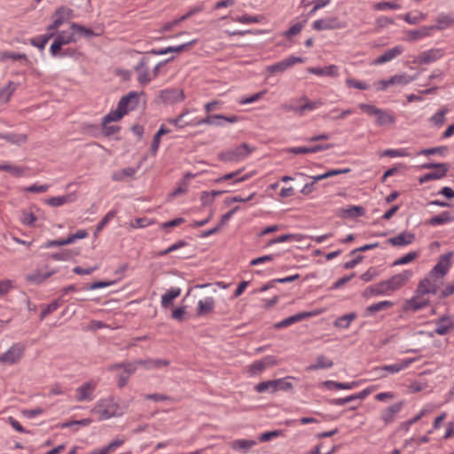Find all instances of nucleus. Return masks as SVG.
<instances>
[{
    "label": "nucleus",
    "instance_id": "obj_1",
    "mask_svg": "<svg viewBox=\"0 0 454 454\" xmlns=\"http://www.w3.org/2000/svg\"><path fill=\"white\" fill-rule=\"evenodd\" d=\"M127 405H121L114 396L99 399L92 409V412L98 416L99 420H106L113 417L121 416L128 409Z\"/></svg>",
    "mask_w": 454,
    "mask_h": 454
},
{
    "label": "nucleus",
    "instance_id": "obj_2",
    "mask_svg": "<svg viewBox=\"0 0 454 454\" xmlns=\"http://www.w3.org/2000/svg\"><path fill=\"white\" fill-rule=\"evenodd\" d=\"M142 97V93L129 92L127 96L121 98L116 109L105 115L102 121H105V123L120 121L125 114L137 106Z\"/></svg>",
    "mask_w": 454,
    "mask_h": 454
},
{
    "label": "nucleus",
    "instance_id": "obj_3",
    "mask_svg": "<svg viewBox=\"0 0 454 454\" xmlns=\"http://www.w3.org/2000/svg\"><path fill=\"white\" fill-rule=\"evenodd\" d=\"M358 108L369 116L374 117V123L379 127H392L396 122L394 114L387 109L378 108L370 104H359Z\"/></svg>",
    "mask_w": 454,
    "mask_h": 454
},
{
    "label": "nucleus",
    "instance_id": "obj_4",
    "mask_svg": "<svg viewBox=\"0 0 454 454\" xmlns=\"http://www.w3.org/2000/svg\"><path fill=\"white\" fill-rule=\"evenodd\" d=\"M255 148L247 143H243L234 148L219 153L218 158L224 162H239L246 160Z\"/></svg>",
    "mask_w": 454,
    "mask_h": 454
},
{
    "label": "nucleus",
    "instance_id": "obj_5",
    "mask_svg": "<svg viewBox=\"0 0 454 454\" xmlns=\"http://www.w3.org/2000/svg\"><path fill=\"white\" fill-rule=\"evenodd\" d=\"M152 64L153 63L151 62V59L148 56L142 58L135 68L138 82H150L157 75L159 68L162 66V63L155 64L153 68L151 69Z\"/></svg>",
    "mask_w": 454,
    "mask_h": 454
},
{
    "label": "nucleus",
    "instance_id": "obj_6",
    "mask_svg": "<svg viewBox=\"0 0 454 454\" xmlns=\"http://www.w3.org/2000/svg\"><path fill=\"white\" fill-rule=\"evenodd\" d=\"M25 352V346L21 343L12 344L8 350L0 355V363L4 365H12L19 363Z\"/></svg>",
    "mask_w": 454,
    "mask_h": 454
},
{
    "label": "nucleus",
    "instance_id": "obj_7",
    "mask_svg": "<svg viewBox=\"0 0 454 454\" xmlns=\"http://www.w3.org/2000/svg\"><path fill=\"white\" fill-rule=\"evenodd\" d=\"M413 277L411 270H405L385 280L388 292H395L404 286Z\"/></svg>",
    "mask_w": 454,
    "mask_h": 454
},
{
    "label": "nucleus",
    "instance_id": "obj_8",
    "mask_svg": "<svg viewBox=\"0 0 454 454\" xmlns=\"http://www.w3.org/2000/svg\"><path fill=\"white\" fill-rule=\"evenodd\" d=\"M347 26L345 21H341L338 17H326L313 22L312 28L317 31L342 29Z\"/></svg>",
    "mask_w": 454,
    "mask_h": 454
},
{
    "label": "nucleus",
    "instance_id": "obj_9",
    "mask_svg": "<svg viewBox=\"0 0 454 454\" xmlns=\"http://www.w3.org/2000/svg\"><path fill=\"white\" fill-rule=\"evenodd\" d=\"M74 16L72 9L67 6H60L52 14V23L48 26L47 30L51 31L59 27L62 24L71 20Z\"/></svg>",
    "mask_w": 454,
    "mask_h": 454
},
{
    "label": "nucleus",
    "instance_id": "obj_10",
    "mask_svg": "<svg viewBox=\"0 0 454 454\" xmlns=\"http://www.w3.org/2000/svg\"><path fill=\"white\" fill-rule=\"evenodd\" d=\"M444 55L443 49H430L419 53L413 58L412 63L417 65H428L434 63L442 58Z\"/></svg>",
    "mask_w": 454,
    "mask_h": 454
},
{
    "label": "nucleus",
    "instance_id": "obj_11",
    "mask_svg": "<svg viewBox=\"0 0 454 454\" xmlns=\"http://www.w3.org/2000/svg\"><path fill=\"white\" fill-rule=\"evenodd\" d=\"M97 383L93 380L87 381L75 389V400L77 402H91L94 399V392Z\"/></svg>",
    "mask_w": 454,
    "mask_h": 454
},
{
    "label": "nucleus",
    "instance_id": "obj_12",
    "mask_svg": "<svg viewBox=\"0 0 454 454\" xmlns=\"http://www.w3.org/2000/svg\"><path fill=\"white\" fill-rule=\"evenodd\" d=\"M440 286V280L435 277L432 276L430 273L427 277L423 278L417 287V291L420 294H436Z\"/></svg>",
    "mask_w": 454,
    "mask_h": 454
},
{
    "label": "nucleus",
    "instance_id": "obj_13",
    "mask_svg": "<svg viewBox=\"0 0 454 454\" xmlns=\"http://www.w3.org/2000/svg\"><path fill=\"white\" fill-rule=\"evenodd\" d=\"M453 254L448 253L442 255L435 264V266L430 271V274L440 280L449 270L450 266V260L452 258Z\"/></svg>",
    "mask_w": 454,
    "mask_h": 454
},
{
    "label": "nucleus",
    "instance_id": "obj_14",
    "mask_svg": "<svg viewBox=\"0 0 454 454\" xmlns=\"http://www.w3.org/2000/svg\"><path fill=\"white\" fill-rule=\"evenodd\" d=\"M425 296L419 294L416 290L414 296L404 301L403 309L406 311H417L425 308L429 303V300Z\"/></svg>",
    "mask_w": 454,
    "mask_h": 454
},
{
    "label": "nucleus",
    "instance_id": "obj_15",
    "mask_svg": "<svg viewBox=\"0 0 454 454\" xmlns=\"http://www.w3.org/2000/svg\"><path fill=\"white\" fill-rule=\"evenodd\" d=\"M57 272L56 270H50L47 266L44 269L35 270L27 274L26 279L32 284H41Z\"/></svg>",
    "mask_w": 454,
    "mask_h": 454
},
{
    "label": "nucleus",
    "instance_id": "obj_16",
    "mask_svg": "<svg viewBox=\"0 0 454 454\" xmlns=\"http://www.w3.org/2000/svg\"><path fill=\"white\" fill-rule=\"evenodd\" d=\"M120 368H123L124 369V372L121 374H119V377H118V386L120 387H124L128 380H129V378L137 371V364H133V363H127V364H114L111 367L112 370H116V369H120Z\"/></svg>",
    "mask_w": 454,
    "mask_h": 454
},
{
    "label": "nucleus",
    "instance_id": "obj_17",
    "mask_svg": "<svg viewBox=\"0 0 454 454\" xmlns=\"http://www.w3.org/2000/svg\"><path fill=\"white\" fill-rule=\"evenodd\" d=\"M303 59L300 57L290 56L274 65L267 67L270 73H281L286 70L288 67H293L297 63H302Z\"/></svg>",
    "mask_w": 454,
    "mask_h": 454
},
{
    "label": "nucleus",
    "instance_id": "obj_18",
    "mask_svg": "<svg viewBox=\"0 0 454 454\" xmlns=\"http://www.w3.org/2000/svg\"><path fill=\"white\" fill-rule=\"evenodd\" d=\"M162 100L170 105L179 103L184 100V95L183 90L178 87H172L161 92Z\"/></svg>",
    "mask_w": 454,
    "mask_h": 454
},
{
    "label": "nucleus",
    "instance_id": "obj_19",
    "mask_svg": "<svg viewBox=\"0 0 454 454\" xmlns=\"http://www.w3.org/2000/svg\"><path fill=\"white\" fill-rule=\"evenodd\" d=\"M416 359L415 358H407L404 359L399 363L389 364V365H384L381 367H375L374 372H385V373H397L401 372L402 370L406 369L409 367L410 364H411Z\"/></svg>",
    "mask_w": 454,
    "mask_h": 454
},
{
    "label": "nucleus",
    "instance_id": "obj_20",
    "mask_svg": "<svg viewBox=\"0 0 454 454\" xmlns=\"http://www.w3.org/2000/svg\"><path fill=\"white\" fill-rule=\"evenodd\" d=\"M403 47L402 45H396L391 49L386 51L383 54L380 55L376 58L372 64L374 65H381L386 62H389L396 57L400 56L403 52Z\"/></svg>",
    "mask_w": 454,
    "mask_h": 454
},
{
    "label": "nucleus",
    "instance_id": "obj_21",
    "mask_svg": "<svg viewBox=\"0 0 454 454\" xmlns=\"http://www.w3.org/2000/svg\"><path fill=\"white\" fill-rule=\"evenodd\" d=\"M215 308V301L212 296H207L203 299H200L198 301V307L196 310V315L198 317H202L207 314L212 313Z\"/></svg>",
    "mask_w": 454,
    "mask_h": 454
},
{
    "label": "nucleus",
    "instance_id": "obj_22",
    "mask_svg": "<svg viewBox=\"0 0 454 454\" xmlns=\"http://www.w3.org/2000/svg\"><path fill=\"white\" fill-rule=\"evenodd\" d=\"M317 315V313L315 312H301V313H298L296 315H294V316H291L289 317H286L285 319H283L282 321L280 322H278L277 324L274 325V327L276 329H279V328H285V327H287L293 324H295L297 322H300L305 318H308V317H310L312 316H315Z\"/></svg>",
    "mask_w": 454,
    "mask_h": 454
},
{
    "label": "nucleus",
    "instance_id": "obj_23",
    "mask_svg": "<svg viewBox=\"0 0 454 454\" xmlns=\"http://www.w3.org/2000/svg\"><path fill=\"white\" fill-rule=\"evenodd\" d=\"M403 406V402L395 403L391 406L386 408L381 412V419L385 424H389L394 421L395 415L400 412Z\"/></svg>",
    "mask_w": 454,
    "mask_h": 454
},
{
    "label": "nucleus",
    "instance_id": "obj_24",
    "mask_svg": "<svg viewBox=\"0 0 454 454\" xmlns=\"http://www.w3.org/2000/svg\"><path fill=\"white\" fill-rule=\"evenodd\" d=\"M133 364H137V368L138 366H143L146 370H154L160 369L163 366H168L169 361L166 359H147V360H137L133 362Z\"/></svg>",
    "mask_w": 454,
    "mask_h": 454
},
{
    "label": "nucleus",
    "instance_id": "obj_25",
    "mask_svg": "<svg viewBox=\"0 0 454 454\" xmlns=\"http://www.w3.org/2000/svg\"><path fill=\"white\" fill-rule=\"evenodd\" d=\"M77 197L74 192L68 193L64 196L51 197L45 200V203L51 207H60L67 203H73L76 200Z\"/></svg>",
    "mask_w": 454,
    "mask_h": 454
},
{
    "label": "nucleus",
    "instance_id": "obj_26",
    "mask_svg": "<svg viewBox=\"0 0 454 454\" xmlns=\"http://www.w3.org/2000/svg\"><path fill=\"white\" fill-rule=\"evenodd\" d=\"M421 168L426 169L435 168L434 171L429 173L433 180L443 177L448 171V167L445 163H426Z\"/></svg>",
    "mask_w": 454,
    "mask_h": 454
},
{
    "label": "nucleus",
    "instance_id": "obj_27",
    "mask_svg": "<svg viewBox=\"0 0 454 454\" xmlns=\"http://www.w3.org/2000/svg\"><path fill=\"white\" fill-rule=\"evenodd\" d=\"M388 289L387 287L386 281H381L371 286H368L364 291L363 295L364 297H372V296H379L387 294Z\"/></svg>",
    "mask_w": 454,
    "mask_h": 454
},
{
    "label": "nucleus",
    "instance_id": "obj_28",
    "mask_svg": "<svg viewBox=\"0 0 454 454\" xmlns=\"http://www.w3.org/2000/svg\"><path fill=\"white\" fill-rule=\"evenodd\" d=\"M415 76L406 73L395 74L387 82H381L382 85H403L414 81Z\"/></svg>",
    "mask_w": 454,
    "mask_h": 454
},
{
    "label": "nucleus",
    "instance_id": "obj_29",
    "mask_svg": "<svg viewBox=\"0 0 454 454\" xmlns=\"http://www.w3.org/2000/svg\"><path fill=\"white\" fill-rule=\"evenodd\" d=\"M414 240V235L409 232H402L388 239V242L395 247H403L411 244Z\"/></svg>",
    "mask_w": 454,
    "mask_h": 454
},
{
    "label": "nucleus",
    "instance_id": "obj_30",
    "mask_svg": "<svg viewBox=\"0 0 454 454\" xmlns=\"http://www.w3.org/2000/svg\"><path fill=\"white\" fill-rule=\"evenodd\" d=\"M137 168H132V167L124 168L114 171L112 175V179L114 181H117V182H123V181L128 180L129 178L133 177L135 176V174L137 173Z\"/></svg>",
    "mask_w": 454,
    "mask_h": 454
},
{
    "label": "nucleus",
    "instance_id": "obj_31",
    "mask_svg": "<svg viewBox=\"0 0 454 454\" xmlns=\"http://www.w3.org/2000/svg\"><path fill=\"white\" fill-rule=\"evenodd\" d=\"M454 329V324L448 317H442L435 323L434 332L438 335H445Z\"/></svg>",
    "mask_w": 454,
    "mask_h": 454
},
{
    "label": "nucleus",
    "instance_id": "obj_32",
    "mask_svg": "<svg viewBox=\"0 0 454 454\" xmlns=\"http://www.w3.org/2000/svg\"><path fill=\"white\" fill-rule=\"evenodd\" d=\"M454 222V213L443 211L428 220V224L435 226Z\"/></svg>",
    "mask_w": 454,
    "mask_h": 454
},
{
    "label": "nucleus",
    "instance_id": "obj_33",
    "mask_svg": "<svg viewBox=\"0 0 454 454\" xmlns=\"http://www.w3.org/2000/svg\"><path fill=\"white\" fill-rule=\"evenodd\" d=\"M256 445V442L254 440H247V439H238L231 443V447L234 450L247 452L249 450H251L254 446Z\"/></svg>",
    "mask_w": 454,
    "mask_h": 454
},
{
    "label": "nucleus",
    "instance_id": "obj_34",
    "mask_svg": "<svg viewBox=\"0 0 454 454\" xmlns=\"http://www.w3.org/2000/svg\"><path fill=\"white\" fill-rule=\"evenodd\" d=\"M196 40H192L191 42H188L186 43H183L179 46H169V47H167L163 50H160V51H155V50H153L151 51L152 54H155V55H162V54H167L168 52H181L183 51H186L188 50L192 45H193L195 43Z\"/></svg>",
    "mask_w": 454,
    "mask_h": 454
},
{
    "label": "nucleus",
    "instance_id": "obj_35",
    "mask_svg": "<svg viewBox=\"0 0 454 454\" xmlns=\"http://www.w3.org/2000/svg\"><path fill=\"white\" fill-rule=\"evenodd\" d=\"M333 365L332 360L321 355L317 357L316 364L309 365L306 370L308 372L316 371L319 369L331 368Z\"/></svg>",
    "mask_w": 454,
    "mask_h": 454
},
{
    "label": "nucleus",
    "instance_id": "obj_36",
    "mask_svg": "<svg viewBox=\"0 0 454 454\" xmlns=\"http://www.w3.org/2000/svg\"><path fill=\"white\" fill-rule=\"evenodd\" d=\"M1 170L8 172L15 177H20L26 174L27 168H23L14 164L5 163L1 164Z\"/></svg>",
    "mask_w": 454,
    "mask_h": 454
},
{
    "label": "nucleus",
    "instance_id": "obj_37",
    "mask_svg": "<svg viewBox=\"0 0 454 454\" xmlns=\"http://www.w3.org/2000/svg\"><path fill=\"white\" fill-rule=\"evenodd\" d=\"M394 306V302L391 301H382L377 303H373L366 308V314L372 315L380 310H386Z\"/></svg>",
    "mask_w": 454,
    "mask_h": 454
},
{
    "label": "nucleus",
    "instance_id": "obj_38",
    "mask_svg": "<svg viewBox=\"0 0 454 454\" xmlns=\"http://www.w3.org/2000/svg\"><path fill=\"white\" fill-rule=\"evenodd\" d=\"M180 294L181 289L178 287H174L167 291L161 297L162 306L165 308L168 307L172 303L173 300L178 297Z\"/></svg>",
    "mask_w": 454,
    "mask_h": 454
},
{
    "label": "nucleus",
    "instance_id": "obj_39",
    "mask_svg": "<svg viewBox=\"0 0 454 454\" xmlns=\"http://www.w3.org/2000/svg\"><path fill=\"white\" fill-rule=\"evenodd\" d=\"M432 30H434V27L429 26H424L417 30H411L409 32L410 40L415 41L420 38L429 36L431 35Z\"/></svg>",
    "mask_w": 454,
    "mask_h": 454
},
{
    "label": "nucleus",
    "instance_id": "obj_40",
    "mask_svg": "<svg viewBox=\"0 0 454 454\" xmlns=\"http://www.w3.org/2000/svg\"><path fill=\"white\" fill-rule=\"evenodd\" d=\"M437 24L434 27V29L442 30L446 27H450L454 23V19L446 14H440L436 19Z\"/></svg>",
    "mask_w": 454,
    "mask_h": 454
},
{
    "label": "nucleus",
    "instance_id": "obj_41",
    "mask_svg": "<svg viewBox=\"0 0 454 454\" xmlns=\"http://www.w3.org/2000/svg\"><path fill=\"white\" fill-rule=\"evenodd\" d=\"M36 220L37 217L35 215L32 208L29 210H23L20 214V221L23 225L33 226Z\"/></svg>",
    "mask_w": 454,
    "mask_h": 454
},
{
    "label": "nucleus",
    "instance_id": "obj_42",
    "mask_svg": "<svg viewBox=\"0 0 454 454\" xmlns=\"http://www.w3.org/2000/svg\"><path fill=\"white\" fill-rule=\"evenodd\" d=\"M328 148V146H323V145H315L311 147H306V146H300V147H293L289 151L293 153L299 154V153H315L320 151H323L325 149Z\"/></svg>",
    "mask_w": 454,
    "mask_h": 454
},
{
    "label": "nucleus",
    "instance_id": "obj_43",
    "mask_svg": "<svg viewBox=\"0 0 454 454\" xmlns=\"http://www.w3.org/2000/svg\"><path fill=\"white\" fill-rule=\"evenodd\" d=\"M224 118L222 114H213V115H207L206 118L201 119L198 121L197 124H206V125H211V126H222L223 122L221 121Z\"/></svg>",
    "mask_w": 454,
    "mask_h": 454
},
{
    "label": "nucleus",
    "instance_id": "obj_44",
    "mask_svg": "<svg viewBox=\"0 0 454 454\" xmlns=\"http://www.w3.org/2000/svg\"><path fill=\"white\" fill-rule=\"evenodd\" d=\"M254 389L258 393H264V392L275 393L276 392L275 380L260 382L254 386Z\"/></svg>",
    "mask_w": 454,
    "mask_h": 454
},
{
    "label": "nucleus",
    "instance_id": "obj_45",
    "mask_svg": "<svg viewBox=\"0 0 454 454\" xmlns=\"http://www.w3.org/2000/svg\"><path fill=\"white\" fill-rule=\"evenodd\" d=\"M70 28L74 32V35L78 34L80 36L91 37L96 35L91 29L76 23H72Z\"/></svg>",
    "mask_w": 454,
    "mask_h": 454
},
{
    "label": "nucleus",
    "instance_id": "obj_46",
    "mask_svg": "<svg viewBox=\"0 0 454 454\" xmlns=\"http://www.w3.org/2000/svg\"><path fill=\"white\" fill-rule=\"evenodd\" d=\"M301 101H303V104H301V116L304 114L306 111H312L319 107L323 105V102L321 100H316V101H309L307 98H302Z\"/></svg>",
    "mask_w": 454,
    "mask_h": 454
},
{
    "label": "nucleus",
    "instance_id": "obj_47",
    "mask_svg": "<svg viewBox=\"0 0 454 454\" xmlns=\"http://www.w3.org/2000/svg\"><path fill=\"white\" fill-rule=\"evenodd\" d=\"M13 145H22L27 141V136L23 134H7L2 137Z\"/></svg>",
    "mask_w": 454,
    "mask_h": 454
},
{
    "label": "nucleus",
    "instance_id": "obj_48",
    "mask_svg": "<svg viewBox=\"0 0 454 454\" xmlns=\"http://www.w3.org/2000/svg\"><path fill=\"white\" fill-rule=\"evenodd\" d=\"M56 39L59 40L62 43V45H65L71 42L76 41V39L74 37V32L73 30H72V32L61 31L60 33L58 34Z\"/></svg>",
    "mask_w": 454,
    "mask_h": 454
},
{
    "label": "nucleus",
    "instance_id": "obj_49",
    "mask_svg": "<svg viewBox=\"0 0 454 454\" xmlns=\"http://www.w3.org/2000/svg\"><path fill=\"white\" fill-rule=\"evenodd\" d=\"M290 377L275 380L276 392L288 391L293 388V384L289 381Z\"/></svg>",
    "mask_w": 454,
    "mask_h": 454
},
{
    "label": "nucleus",
    "instance_id": "obj_50",
    "mask_svg": "<svg viewBox=\"0 0 454 454\" xmlns=\"http://www.w3.org/2000/svg\"><path fill=\"white\" fill-rule=\"evenodd\" d=\"M102 132L104 136L110 137L112 135H114L118 133L121 129L120 126L118 125H112L111 122H106L105 121H102Z\"/></svg>",
    "mask_w": 454,
    "mask_h": 454
},
{
    "label": "nucleus",
    "instance_id": "obj_51",
    "mask_svg": "<svg viewBox=\"0 0 454 454\" xmlns=\"http://www.w3.org/2000/svg\"><path fill=\"white\" fill-rule=\"evenodd\" d=\"M427 18V15L425 13H422V12H419L417 15H411V13H406L404 16H403V20L409 23V24H411V25H416L418 23H419L420 21L426 20Z\"/></svg>",
    "mask_w": 454,
    "mask_h": 454
},
{
    "label": "nucleus",
    "instance_id": "obj_52",
    "mask_svg": "<svg viewBox=\"0 0 454 454\" xmlns=\"http://www.w3.org/2000/svg\"><path fill=\"white\" fill-rule=\"evenodd\" d=\"M418 257L417 252H410L394 262V265H403L411 262Z\"/></svg>",
    "mask_w": 454,
    "mask_h": 454
},
{
    "label": "nucleus",
    "instance_id": "obj_53",
    "mask_svg": "<svg viewBox=\"0 0 454 454\" xmlns=\"http://www.w3.org/2000/svg\"><path fill=\"white\" fill-rule=\"evenodd\" d=\"M356 317L355 314H348L341 317H339L335 321V325L340 328H348L352 320Z\"/></svg>",
    "mask_w": 454,
    "mask_h": 454
},
{
    "label": "nucleus",
    "instance_id": "obj_54",
    "mask_svg": "<svg viewBox=\"0 0 454 454\" xmlns=\"http://www.w3.org/2000/svg\"><path fill=\"white\" fill-rule=\"evenodd\" d=\"M7 59H12L14 61L20 60V59H26V55L20 54V53H17V52H12V51H4V52H2L1 55H0V60L1 61H4V60H7Z\"/></svg>",
    "mask_w": 454,
    "mask_h": 454
},
{
    "label": "nucleus",
    "instance_id": "obj_55",
    "mask_svg": "<svg viewBox=\"0 0 454 454\" xmlns=\"http://www.w3.org/2000/svg\"><path fill=\"white\" fill-rule=\"evenodd\" d=\"M381 155L389 157H407L410 154L405 149H387L384 151Z\"/></svg>",
    "mask_w": 454,
    "mask_h": 454
},
{
    "label": "nucleus",
    "instance_id": "obj_56",
    "mask_svg": "<svg viewBox=\"0 0 454 454\" xmlns=\"http://www.w3.org/2000/svg\"><path fill=\"white\" fill-rule=\"evenodd\" d=\"M305 23H306V20H304L302 22H298V23L293 25L288 30H286L284 33L285 36L292 37L294 35H298L303 28Z\"/></svg>",
    "mask_w": 454,
    "mask_h": 454
},
{
    "label": "nucleus",
    "instance_id": "obj_57",
    "mask_svg": "<svg viewBox=\"0 0 454 454\" xmlns=\"http://www.w3.org/2000/svg\"><path fill=\"white\" fill-rule=\"evenodd\" d=\"M400 8L401 6L398 4L393 2H380L374 4V9L378 11H384L387 9L397 10Z\"/></svg>",
    "mask_w": 454,
    "mask_h": 454
},
{
    "label": "nucleus",
    "instance_id": "obj_58",
    "mask_svg": "<svg viewBox=\"0 0 454 454\" xmlns=\"http://www.w3.org/2000/svg\"><path fill=\"white\" fill-rule=\"evenodd\" d=\"M446 110H440L435 113L430 119L431 122H433L436 126H441L443 124L445 121Z\"/></svg>",
    "mask_w": 454,
    "mask_h": 454
},
{
    "label": "nucleus",
    "instance_id": "obj_59",
    "mask_svg": "<svg viewBox=\"0 0 454 454\" xmlns=\"http://www.w3.org/2000/svg\"><path fill=\"white\" fill-rule=\"evenodd\" d=\"M53 36V33H51L49 35H43L40 38H35L31 41V43L39 49H43L46 45L48 40Z\"/></svg>",
    "mask_w": 454,
    "mask_h": 454
},
{
    "label": "nucleus",
    "instance_id": "obj_60",
    "mask_svg": "<svg viewBox=\"0 0 454 454\" xmlns=\"http://www.w3.org/2000/svg\"><path fill=\"white\" fill-rule=\"evenodd\" d=\"M337 67L336 66H329L325 68L316 69L314 72L317 74H323L327 76H334L337 74Z\"/></svg>",
    "mask_w": 454,
    "mask_h": 454
},
{
    "label": "nucleus",
    "instance_id": "obj_61",
    "mask_svg": "<svg viewBox=\"0 0 454 454\" xmlns=\"http://www.w3.org/2000/svg\"><path fill=\"white\" fill-rule=\"evenodd\" d=\"M124 439H114L113 442H111L107 446L103 447L104 450L106 451V454H109L113 452L116 448L120 447L124 443Z\"/></svg>",
    "mask_w": 454,
    "mask_h": 454
},
{
    "label": "nucleus",
    "instance_id": "obj_62",
    "mask_svg": "<svg viewBox=\"0 0 454 454\" xmlns=\"http://www.w3.org/2000/svg\"><path fill=\"white\" fill-rule=\"evenodd\" d=\"M13 287L12 282L11 280H1L0 281V297L8 294Z\"/></svg>",
    "mask_w": 454,
    "mask_h": 454
},
{
    "label": "nucleus",
    "instance_id": "obj_63",
    "mask_svg": "<svg viewBox=\"0 0 454 454\" xmlns=\"http://www.w3.org/2000/svg\"><path fill=\"white\" fill-rule=\"evenodd\" d=\"M59 307V303L58 301H54L51 303L48 304L44 309L41 312V318L43 319L47 315L52 313Z\"/></svg>",
    "mask_w": 454,
    "mask_h": 454
},
{
    "label": "nucleus",
    "instance_id": "obj_64",
    "mask_svg": "<svg viewBox=\"0 0 454 454\" xmlns=\"http://www.w3.org/2000/svg\"><path fill=\"white\" fill-rule=\"evenodd\" d=\"M264 369H265V367H264L262 360H259V361H255L252 364H250L249 372L252 375H255V374H258L261 372H262Z\"/></svg>",
    "mask_w": 454,
    "mask_h": 454
}]
</instances>
